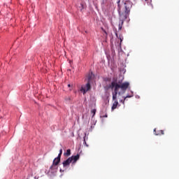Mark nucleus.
<instances>
[{
	"label": "nucleus",
	"mask_w": 179,
	"mask_h": 179,
	"mask_svg": "<svg viewBox=\"0 0 179 179\" xmlns=\"http://www.w3.org/2000/svg\"><path fill=\"white\" fill-rule=\"evenodd\" d=\"M110 87L113 92H112L113 100L114 101L112 106V110H115L118 106V101L117 100V96H121L127 92V89L129 87V83H122V80L118 81H113L111 83Z\"/></svg>",
	"instance_id": "1"
},
{
	"label": "nucleus",
	"mask_w": 179,
	"mask_h": 179,
	"mask_svg": "<svg viewBox=\"0 0 179 179\" xmlns=\"http://www.w3.org/2000/svg\"><path fill=\"white\" fill-rule=\"evenodd\" d=\"M118 13L120 16V22L119 24V30H122V24H124V21L128 17L129 13L131 12V8H132V2L130 1H126L123 5V8H121L120 6V1H118Z\"/></svg>",
	"instance_id": "2"
},
{
	"label": "nucleus",
	"mask_w": 179,
	"mask_h": 179,
	"mask_svg": "<svg viewBox=\"0 0 179 179\" xmlns=\"http://www.w3.org/2000/svg\"><path fill=\"white\" fill-rule=\"evenodd\" d=\"M94 78V75L93 73H90L88 74V81L85 86H82L80 89V92H83V94H86L90 89H92V87L90 85V82H92V80Z\"/></svg>",
	"instance_id": "3"
},
{
	"label": "nucleus",
	"mask_w": 179,
	"mask_h": 179,
	"mask_svg": "<svg viewBox=\"0 0 179 179\" xmlns=\"http://www.w3.org/2000/svg\"><path fill=\"white\" fill-rule=\"evenodd\" d=\"M80 157V155L79 154H77L76 155H73L71 157H69L66 160H65L62 164L63 167H69V165L71 163L72 164H75L78 160V159Z\"/></svg>",
	"instance_id": "4"
},
{
	"label": "nucleus",
	"mask_w": 179,
	"mask_h": 179,
	"mask_svg": "<svg viewBox=\"0 0 179 179\" xmlns=\"http://www.w3.org/2000/svg\"><path fill=\"white\" fill-rule=\"evenodd\" d=\"M61 156H62V154L59 152L57 157L53 160L52 165L50 168V171H52V170L57 171V169H58L57 166H58L61 162Z\"/></svg>",
	"instance_id": "5"
},
{
	"label": "nucleus",
	"mask_w": 179,
	"mask_h": 179,
	"mask_svg": "<svg viewBox=\"0 0 179 179\" xmlns=\"http://www.w3.org/2000/svg\"><path fill=\"white\" fill-rule=\"evenodd\" d=\"M86 8V6L83 3H80V6H78V10H80V12H85V9Z\"/></svg>",
	"instance_id": "6"
},
{
	"label": "nucleus",
	"mask_w": 179,
	"mask_h": 179,
	"mask_svg": "<svg viewBox=\"0 0 179 179\" xmlns=\"http://www.w3.org/2000/svg\"><path fill=\"white\" fill-rule=\"evenodd\" d=\"M154 132H155V134L156 136H158V135H164V131L163 130H159L158 132L156 133V129H154Z\"/></svg>",
	"instance_id": "7"
},
{
	"label": "nucleus",
	"mask_w": 179,
	"mask_h": 179,
	"mask_svg": "<svg viewBox=\"0 0 179 179\" xmlns=\"http://www.w3.org/2000/svg\"><path fill=\"white\" fill-rule=\"evenodd\" d=\"M27 179H38V178H37V176H34V175H33V174H31V175H29V176L27 177Z\"/></svg>",
	"instance_id": "8"
},
{
	"label": "nucleus",
	"mask_w": 179,
	"mask_h": 179,
	"mask_svg": "<svg viewBox=\"0 0 179 179\" xmlns=\"http://www.w3.org/2000/svg\"><path fill=\"white\" fill-rule=\"evenodd\" d=\"M83 144L85 145L87 148H89V145H87V143H86V133L85 134V136L83 137Z\"/></svg>",
	"instance_id": "9"
},
{
	"label": "nucleus",
	"mask_w": 179,
	"mask_h": 179,
	"mask_svg": "<svg viewBox=\"0 0 179 179\" xmlns=\"http://www.w3.org/2000/svg\"><path fill=\"white\" fill-rule=\"evenodd\" d=\"M131 97H132V96L127 95L126 97H124V100H121V102L124 104L125 103V100H127V99H131Z\"/></svg>",
	"instance_id": "10"
},
{
	"label": "nucleus",
	"mask_w": 179,
	"mask_h": 179,
	"mask_svg": "<svg viewBox=\"0 0 179 179\" xmlns=\"http://www.w3.org/2000/svg\"><path fill=\"white\" fill-rule=\"evenodd\" d=\"M66 156H71V149H68L65 153Z\"/></svg>",
	"instance_id": "11"
},
{
	"label": "nucleus",
	"mask_w": 179,
	"mask_h": 179,
	"mask_svg": "<svg viewBox=\"0 0 179 179\" xmlns=\"http://www.w3.org/2000/svg\"><path fill=\"white\" fill-rule=\"evenodd\" d=\"M92 114H94H94H96V109H93V110H92Z\"/></svg>",
	"instance_id": "12"
},
{
	"label": "nucleus",
	"mask_w": 179,
	"mask_h": 179,
	"mask_svg": "<svg viewBox=\"0 0 179 179\" xmlns=\"http://www.w3.org/2000/svg\"><path fill=\"white\" fill-rule=\"evenodd\" d=\"M72 86H73V85H71V84L68 85V87H72Z\"/></svg>",
	"instance_id": "13"
},
{
	"label": "nucleus",
	"mask_w": 179,
	"mask_h": 179,
	"mask_svg": "<svg viewBox=\"0 0 179 179\" xmlns=\"http://www.w3.org/2000/svg\"><path fill=\"white\" fill-rule=\"evenodd\" d=\"M59 153H62V149L59 150Z\"/></svg>",
	"instance_id": "14"
},
{
	"label": "nucleus",
	"mask_w": 179,
	"mask_h": 179,
	"mask_svg": "<svg viewBox=\"0 0 179 179\" xmlns=\"http://www.w3.org/2000/svg\"><path fill=\"white\" fill-rule=\"evenodd\" d=\"M115 36L118 37V34L117 32H115Z\"/></svg>",
	"instance_id": "15"
},
{
	"label": "nucleus",
	"mask_w": 179,
	"mask_h": 179,
	"mask_svg": "<svg viewBox=\"0 0 179 179\" xmlns=\"http://www.w3.org/2000/svg\"><path fill=\"white\" fill-rule=\"evenodd\" d=\"M145 1H150V2H152V0H145Z\"/></svg>",
	"instance_id": "16"
},
{
	"label": "nucleus",
	"mask_w": 179,
	"mask_h": 179,
	"mask_svg": "<svg viewBox=\"0 0 179 179\" xmlns=\"http://www.w3.org/2000/svg\"><path fill=\"white\" fill-rule=\"evenodd\" d=\"M120 41H122V39L120 38Z\"/></svg>",
	"instance_id": "17"
},
{
	"label": "nucleus",
	"mask_w": 179,
	"mask_h": 179,
	"mask_svg": "<svg viewBox=\"0 0 179 179\" xmlns=\"http://www.w3.org/2000/svg\"><path fill=\"white\" fill-rule=\"evenodd\" d=\"M60 171H62V169H60Z\"/></svg>",
	"instance_id": "18"
},
{
	"label": "nucleus",
	"mask_w": 179,
	"mask_h": 179,
	"mask_svg": "<svg viewBox=\"0 0 179 179\" xmlns=\"http://www.w3.org/2000/svg\"><path fill=\"white\" fill-rule=\"evenodd\" d=\"M55 163H57V160L55 161Z\"/></svg>",
	"instance_id": "19"
}]
</instances>
